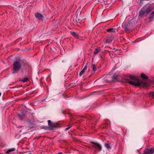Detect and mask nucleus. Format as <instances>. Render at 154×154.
I'll use <instances>...</instances> for the list:
<instances>
[{
	"label": "nucleus",
	"instance_id": "39448f33",
	"mask_svg": "<svg viewBox=\"0 0 154 154\" xmlns=\"http://www.w3.org/2000/svg\"><path fill=\"white\" fill-rule=\"evenodd\" d=\"M154 153V148L146 149L143 151V154H151Z\"/></svg>",
	"mask_w": 154,
	"mask_h": 154
},
{
	"label": "nucleus",
	"instance_id": "6e6552de",
	"mask_svg": "<svg viewBox=\"0 0 154 154\" xmlns=\"http://www.w3.org/2000/svg\"><path fill=\"white\" fill-rule=\"evenodd\" d=\"M87 68L88 64H87L83 69L80 72L79 74V75L80 76H81L84 73L85 71L86 70Z\"/></svg>",
	"mask_w": 154,
	"mask_h": 154
},
{
	"label": "nucleus",
	"instance_id": "1a4fd4ad",
	"mask_svg": "<svg viewBox=\"0 0 154 154\" xmlns=\"http://www.w3.org/2000/svg\"><path fill=\"white\" fill-rule=\"evenodd\" d=\"M71 34L75 38H78L79 36V34L76 32H70Z\"/></svg>",
	"mask_w": 154,
	"mask_h": 154
},
{
	"label": "nucleus",
	"instance_id": "423d86ee",
	"mask_svg": "<svg viewBox=\"0 0 154 154\" xmlns=\"http://www.w3.org/2000/svg\"><path fill=\"white\" fill-rule=\"evenodd\" d=\"M91 143L93 144V147L95 148H98L99 151H100L101 150L102 147L101 145L100 144L98 143H94V142H92Z\"/></svg>",
	"mask_w": 154,
	"mask_h": 154
},
{
	"label": "nucleus",
	"instance_id": "9b49d317",
	"mask_svg": "<svg viewBox=\"0 0 154 154\" xmlns=\"http://www.w3.org/2000/svg\"><path fill=\"white\" fill-rule=\"evenodd\" d=\"M35 16L36 18L39 19H42L43 17V16L42 14L38 13H35Z\"/></svg>",
	"mask_w": 154,
	"mask_h": 154
},
{
	"label": "nucleus",
	"instance_id": "f03ea898",
	"mask_svg": "<svg viewBox=\"0 0 154 154\" xmlns=\"http://www.w3.org/2000/svg\"><path fill=\"white\" fill-rule=\"evenodd\" d=\"M152 10L153 8L150 6L146 5L143 6L139 12V17H142L143 16H147Z\"/></svg>",
	"mask_w": 154,
	"mask_h": 154
},
{
	"label": "nucleus",
	"instance_id": "c85d7f7f",
	"mask_svg": "<svg viewBox=\"0 0 154 154\" xmlns=\"http://www.w3.org/2000/svg\"><path fill=\"white\" fill-rule=\"evenodd\" d=\"M29 154H31V153H29Z\"/></svg>",
	"mask_w": 154,
	"mask_h": 154
},
{
	"label": "nucleus",
	"instance_id": "a878e982",
	"mask_svg": "<svg viewBox=\"0 0 154 154\" xmlns=\"http://www.w3.org/2000/svg\"><path fill=\"white\" fill-rule=\"evenodd\" d=\"M98 1L100 2H102V0H98Z\"/></svg>",
	"mask_w": 154,
	"mask_h": 154
},
{
	"label": "nucleus",
	"instance_id": "393cba45",
	"mask_svg": "<svg viewBox=\"0 0 154 154\" xmlns=\"http://www.w3.org/2000/svg\"><path fill=\"white\" fill-rule=\"evenodd\" d=\"M18 116L20 117V119H22V120H23V116L21 115L20 114H18Z\"/></svg>",
	"mask_w": 154,
	"mask_h": 154
},
{
	"label": "nucleus",
	"instance_id": "dca6fc26",
	"mask_svg": "<svg viewBox=\"0 0 154 154\" xmlns=\"http://www.w3.org/2000/svg\"><path fill=\"white\" fill-rule=\"evenodd\" d=\"M141 77L142 79H146L148 78V77L146 76L145 74L143 73H142L141 74Z\"/></svg>",
	"mask_w": 154,
	"mask_h": 154
},
{
	"label": "nucleus",
	"instance_id": "aec40b11",
	"mask_svg": "<svg viewBox=\"0 0 154 154\" xmlns=\"http://www.w3.org/2000/svg\"><path fill=\"white\" fill-rule=\"evenodd\" d=\"M76 21L78 23H81L82 20L81 19H79L78 17H76Z\"/></svg>",
	"mask_w": 154,
	"mask_h": 154
},
{
	"label": "nucleus",
	"instance_id": "5701e85b",
	"mask_svg": "<svg viewBox=\"0 0 154 154\" xmlns=\"http://www.w3.org/2000/svg\"><path fill=\"white\" fill-rule=\"evenodd\" d=\"M72 125H68V127L65 129L66 131H67L69 130L71 127Z\"/></svg>",
	"mask_w": 154,
	"mask_h": 154
},
{
	"label": "nucleus",
	"instance_id": "4468645a",
	"mask_svg": "<svg viewBox=\"0 0 154 154\" xmlns=\"http://www.w3.org/2000/svg\"><path fill=\"white\" fill-rule=\"evenodd\" d=\"M15 148H12L9 149L7 152L6 153H9L11 152L15 151Z\"/></svg>",
	"mask_w": 154,
	"mask_h": 154
},
{
	"label": "nucleus",
	"instance_id": "2eb2a0df",
	"mask_svg": "<svg viewBox=\"0 0 154 154\" xmlns=\"http://www.w3.org/2000/svg\"><path fill=\"white\" fill-rule=\"evenodd\" d=\"M118 75L117 74H114L112 76V79H118Z\"/></svg>",
	"mask_w": 154,
	"mask_h": 154
},
{
	"label": "nucleus",
	"instance_id": "b1692460",
	"mask_svg": "<svg viewBox=\"0 0 154 154\" xmlns=\"http://www.w3.org/2000/svg\"><path fill=\"white\" fill-rule=\"evenodd\" d=\"M28 80V79L27 78H25L23 80V82H26Z\"/></svg>",
	"mask_w": 154,
	"mask_h": 154
},
{
	"label": "nucleus",
	"instance_id": "cd10ccee",
	"mask_svg": "<svg viewBox=\"0 0 154 154\" xmlns=\"http://www.w3.org/2000/svg\"><path fill=\"white\" fill-rule=\"evenodd\" d=\"M1 93H0V96H1Z\"/></svg>",
	"mask_w": 154,
	"mask_h": 154
},
{
	"label": "nucleus",
	"instance_id": "ddd939ff",
	"mask_svg": "<svg viewBox=\"0 0 154 154\" xmlns=\"http://www.w3.org/2000/svg\"><path fill=\"white\" fill-rule=\"evenodd\" d=\"M100 49L99 48L96 49H95L94 51V54H97L100 51Z\"/></svg>",
	"mask_w": 154,
	"mask_h": 154
},
{
	"label": "nucleus",
	"instance_id": "bb28decb",
	"mask_svg": "<svg viewBox=\"0 0 154 154\" xmlns=\"http://www.w3.org/2000/svg\"><path fill=\"white\" fill-rule=\"evenodd\" d=\"M61 153H62V152H60L58 153V154H61Z\"/></svg>",
	"mask_w": 154,
	"mask_h": 154
},
{
	"label": "nucleus",
	"instance_id": "f8f14e48",
	"mask_svg": "<svg viewBox=\"0 0 154 154\" xmlns=\"http://www.w3.org/2000/svg\"><path fill=\"white\" fill-rule=\"evenodd\" d=\"M113 39V37H112L110 38H109V37L108 36L107 37V38L106 39V42L107 43H110L111 42H112V40Z\"/></svg>",
	"mask_w": 154,
	"mask_h": 154
},
{
	"label": "nucleus",
	"instance_id": "412c9836",
	"mask_svg": "<svg viewBox=\"0 0 154 154\" xmlns=\"http://www.w3.org/2000/svg\"><path fill=\"white\" fill-rule=\"evenodd\" d=\"M154 17V11H153L151 14L150 17H149V19H151L152 18Z\"/></svg>",
	"mask_w": 154,
	"mask_h": 154
},
{
	"label": "nucleus",
	"instance_id": "f3484780",
	"mask_svg": "<svg viewBox=\"0 0 154 154\" xmlns=\"http://www.w3.org/2000/svg\"><path fill=\"white\" fill-rule=\"evenodd\" d=\"M92 70L94 71H96L97 70V68L95 64H92Z\"/></svg>",
	"mask_w": 154,
	"mask_h": 154
},
{
	"label": "nucleus",
	"instance_id": "6ab92c4d",
	"mask_svg": "<svg viewBox=\"0 0 154 154\" xmlns=\"http://www.w3.org/2000/svg\"><path fill=\"white\" fill-rule=\"evenodd\" d=\"M110 78V77L109 76H108L107 77V79L106 80H104V81L106 82H111V80H109V78Z\"/></svg>",
	"mask_w": 154,
	"mask_h": 154
},
{
	"label": "nucleus",
	"instance_id": "4be33fe9",
	"mask_svg": "<svg viewBox=\"0 0 154 154\" xmlns=\"http://www.w3.org/2000/svg\"><path fill=\"white\" fill-rule=\"evenodd\" d=\"M125 31L126 32H128L129 31V29L126 26H125Z\"/></svg>",
	"mask_w": 154,
	"mask_h": 154
},
{
	"label": "nucleus",
	"instance_id": "0eeeda50",
	"mask_svg": "<svg viewBox=\"0 0 154 154\" xmlns=\"http://www.w3.org/2000/svg\"><path fill=\"white\" fill-rule=\"evenodd\" d=\"M111 144V143L108 141L104 144L105 147L108 150L111 149H112V147L110 146Z\"/></svg>",
	"mask_w": 154,
	"mask_h": 154
},
{
	"label": "nucleus",
	"instance_id": "a211bd4d",
	"mask_svg": "<svg viewBox=\"0 0 154 154\" xmlns=\"http://www.w3.org/2000/svg\"><path fill=\"white\" fill-rule=\"evenodd\" d=\"M149 96L152 98H154V92H150L149 93Z\"/></svg>",
	"mask_w": 154,
	"mask_h": 154
},
{
	"label": "nucleus",
	"instance_id": "7ed1b4c3",
	"mask_svg": "<svg viewBox=\"0 0 154 154\" xmlns=\"http://www.w3.org/2000/svg\"><path fill=\"white\" fill-rule=\"evenodd\" d=\"M21 66V63L20 62L17 61H15L13 64L14 70L12 73H14L17 72L20 69Z\"/></svg>",
	"mask_w": 154,
	"mask_h": 154
},
{
	"label": "nucleus",
	"instance_id": "20e7f679",
	"mask_svg": "<svg viewBox=\"0 0 154 154\" xmlns=\"http://www.w3.org/2000/svg\"><path fill=\"white\" fill-rule=\"evenodd\" d=\"M48 125L50 128L52 129L53 128H57L59 125L57 123L52 122L50 120L48 121Z\"/></svg>",
	"mask_w": 154,
	"mask_h": 154
},
{
	"label": "nucleus",
	"instance_id": "9d476101",
	"mask_svg": "<svg viewBox=\"0 0 154 154\" xmlns=\"http://www.w3.org/2000/svg\"><path fill=\"white\" fill-rule=\"evenodd\" d=\"M117 31V29L116 28H112L107 30L106 31L109 32H115Z\"/></svg>",
	"mask_w": 154,
	"mask_h": 154
},
{
	"label": "nucleus",
	"instance_id": "f257e3e1",
	"mask_svg": "<svg viewBox=\"0 0 154 154\" xmlns=\"http://www.w3.org/2000/svg\"><path fill=\"white\" fill-rule=\"evenodd\" d=\"M125 80L129 83L136 86H140L141 84L144 87L147 88L149 85L146 82H142L141 84L139 78H137L134 76L128 75L124 78Z\"/></svg>",
	"mask_w": 154,
	"mask_h": 154
}]
</instances>
